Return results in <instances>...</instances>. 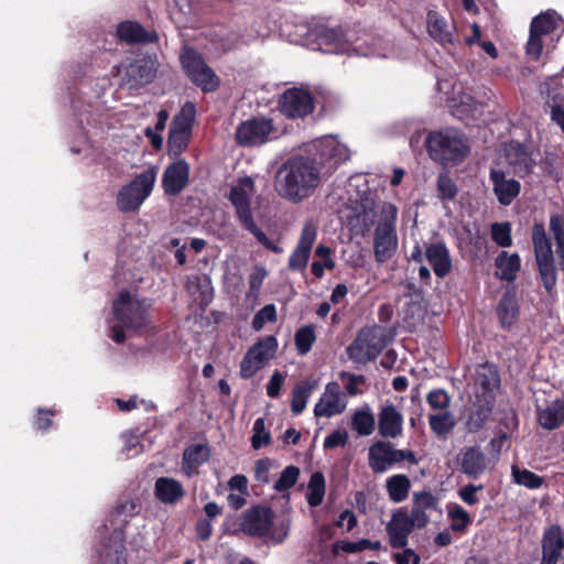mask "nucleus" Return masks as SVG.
<instances>
[{
    "label": "nucleus",
    "instance_id": "4c0bfd02",
    "mask_svg": "<svg viewBox=\"0 0 564 564\" xmlns=\"http://www.w3.org/2000/svg\"><path fill=\"white\" fill-rule=\"evenodd\" d=\"M495 402L474 398L471 409L466 419L468 432L480 431L490 416Z\"/></svg>",
    "mask_w": 564,
    "mask_h": 564
},
{
    "label": "nucleus",
    "instance_id": "6ab92c4d",
    "mask_svg": "<svg viewBox=\"0 0 564 564\" xmlns=\"http://www.w3.org/2000/svg\"><path fill=\"white\" fill-rule=\"evenodd\" d=\"M375 218V209L361 203L347 206L341 213L344 225L355 236H364L373 225Z\"/></svg>",
    "mask_w": 564,
    "mask_h": 564
},
{
    "label": "nucleus",
    "instance_id": "de8ad7c7",
    "mask_svg": "<svg viewBox=\"0 0 564 564\" xmlns=\"http://www.w3.org/2000/svg\"><path fill=\"white\" fill-rule=\"evenodd\" d=\"M316 340L315 326L304 325L301 326L294 336V343L300 356L307 355Z\"/></svg>",
    "mask_w": 564,
    "mask_h": 564
},
{
    "label": "nucleus",
    "instance_id": "8fccbe9b",
    "mask_svg": "<svg viewBox=\"0 0 564 564\" xmlns=\"http://www.w3.org/2000/svg\"><path fill=\"white\" fill-rule=\"evenodd\" d=\"M429 423L431 430L437 435V436H445L455 426V419L452 413L447 411H443L436 414H430L429 415Z\"/></svg>",
    "mask_w": 564,
    "mask_h": 564
},
{
    "label": "nucleus",
    "instance_id": "0e129e2a",
    "mask_svg": "<svg viewBox=\"0 0 564 564\" xmlns=\"http://www.w3.org/2000/svg\"><path fill=\"white\" fill-rule=\"evenodd\" d=\"M426 401L433 409L446 410L449 405L451 398L448 393L443 389H436L426 395Z\"/></svg>",
    "mask_w": 564,
    "mask_h": 564
},
{
    "label": "nucleus",
    "instance_id": "37998d69",
    "mask_svg": "<svg viewBox=\"0 0 564 564\" xmlns=\"http://www.w3.org/2000/svg\"><path fill=\"white\" fill-rule=\"evenodd\" d=\"M376 419L369 405L356 410L351 417V427L360 436H368L373 433Z\"/></svg>",
    "mask_w": 564,
    "mask_h": 564
},
{
    "label": "nucleus",
    "instance_id": "f704fd0d",
    "mask_svg": "<svg viewBox=\"0 0 564 564\" xmlns=\"http://www.w3.org/2000/svg\"><path fill=\"white\" fill-rule=\"evenodd\" d=\"M454 25L448 23L442 15L435 11L427 13L429 34L440 44L447 45L454 43Z\"/></svg>",
    "mask_w": 564,
    "mask_h": 564
},
{
    "label": "nucleus",
    "instance_id": "a19ab883",
    "mask_svg": "<svg viewBox=\"0 0 564 564\" xmlns=\"http://www.w3.org/2000/svg\"><path fill=\"white\" fill-rule=\"evenodd\" d=\"M386 489L389 499L394 503H400L408 498L411 489V481L405 475H393L386 480Z\"/></svg>",
    "mask_w": 564,
    "mask_h": 564
},
{
    "label": "nucleus",
    "instance_id": "c85d7f7f",
    "mask_svg": "<svg viewBox=\"0 0 564 564\" xmlns=\"http://www.w3.org/2000/svg\"><path fill=\"white\" fill-rule=\"evenodd\" d=\"M530 29L553 43L562 35L564 22L555 11H546L532 20Z\"/></svg>",
    "mask_w": 564,
    "mask_h": 564
},
{
    "label": "nucleus",
    "instance_id": "c9c22d12",
    "mask_svg": "<svg viewBox=\"0 0 564 564\" xmlns=\"http://www.w3.org/2000/svg\"><path fill=\"white\" fill-rule=\"evenodd\" d=\"M120 40L127 43H153L158 40L155 32H149L137 22L126 21L117 26Z\"/></svg>",
    "mask_w": 564,
    "mask_h": 564
},
{
    "label": "nucleus",
    "instance_id": "603ef678",
    "mask_svg": "<svg viewBox=\"0 0 564 564\" xmlns=\"http://www.w3.org/2000/svg\"><path fill=\"white\" fill-rule=\"evenodd\" d=\"M448 517L452 520L451 529L456 532L464 531L471 521L468 512L459 505L448 507Z\"/></svg>",
    "mask_w": 564,
    "mask_h": 564
},
{
    "label": "nucleus",
    "instance_id": "864d4df0",
    "mask_svg": "<svg viewBox=\"0 0 564 564\" xmlns=\"http://www.w3.org/2000/svg\"><path fill=\"white\" fill-rule=\"evenodd\" d=\"M491 238L499 247H510L512 245L510 224L495 223L491 226Z\"/></svg>",
    "mask_w": 564,
    "mask_h": 564
},
{
    "label": "nucleus",
    "instance_id": "bb28decb",
    "mask_svg": "<svg viewBox=\"0 0 564 564\" xmlns=\"http://www.w3.org/2000/svg\"><path fill=\"white\" fill-rule=\"evenodd\" d=\"M489 178L492 183L494 193L501 205H510L519 195L521 184L517 180L508 177L505 171L492 169Z\"/></svg>",
    "mask_w": 564,
    "mask_h": 564
},
{
    "label": "nucleus",
    "instance_id": "c03bdc74",
    "mask_svg": "<svg viewBox=\"0 0 564 564\" xmlns=\"http://www.w3.org/2000/svg\"><path fill=\"white\" fill-rule=\"evenodd\" d=\"M314 387V383L310 381H301L294 387L291 400V411L293 414L299 415L305 410Z\"/></svg>",
    "mask_w": 564,
    "mask_h": 564
},
{
    "label": "nucleus",
    "instance_id": "bf43d9fd",
    "mask_svg": "<svg viewBox=\"0 0 564 564\" xmlns=\"http://www.w3.org/2000/svg\"><path fill=\"white\" fill-rule=\"evenodd\" d=\"M243 228L251 232L268 250L274 253H281L283 251V248L279 243L267 237V235L256 225L254 220L246 225Z\"/></svg>",
    "mask_w": 564,
    "mask_h": 564
},
{
    "label": "nucleus",
    "instance_id": "69168bd1",
    "mask_svg": "<svg viewBox=\"0 0 564 564\" xmlns=\"http://www.w3.org/2000/svg\"><path fill=\"white\" fill-rule=\"evenodd\" d=\"M268 272L262 267H257L249 276V297H257Z\"/></svg>",
    "mask_w": 564,
    "mask_h": 564
},
{
    "label": "nucleus",
    "instance_id": "052dcab7",
    "mask_svg": "<svg viewBox=\"0 0 564 564\" xmlns=\"http://www.w3.org/2000/svg\"><path fill=\"white\" fill-rule=\"evenodd\" d=\"M243 228L251 232L268 250L274 253H281L283 251V248L279 243L267 237V235L256 225L254 220L246 225Z\"/></svg>",
    "mask_w": 564,
    "mask_h": 564
},
{
    "label": "nucleus",
    "instance_id": "49530a36",
    "mask_svg": "<svg viewBox=\"0 0 564 564\" xmlns=\"http://www.w3.org/2000/svg\"><path fill=\"white\" fill-rule=\"evenodd\" d=\"M511 476L514 484L528 489H539L544 484V478L525 468H519L517 465L511 467Z\"/></svg>",
    "mask_w": 564,
    "mask_h": 564
},
{
    "label": "nucleus",
    "instance_id": "cd10ccee",
    "mask_svg": "<svg viewBox=\"0 0 564 564\" xmlns=\"http://www.w3.org/2000/svg\"><path fill=\"white\" fill-rule=\"evenodd\" d=\"M438 511V500L430 491L414 492L411 513L409 514L417 529L427 525L432 512Z\"/></svg>",
    "mask_w": 564,
    "mask_h": 564
},
{
    "label": "nucleus",
    "instance_id": "2eb2a0df",
    "mask_svg": "<svg viewBox=\"0 0 564 564\" xmlns=\"http://www.w3.org/2000/svg\"><path fill=\"white\" fill-rule=\"evenodd\" d=\"M274 132L272 120L254 118L241 122L236 130V141L242 147H252L271 140Z\"/></svg>",
    "mask_w": 564,
    "mask_h": 564
},
{
    "label": "nucleus",
    "instance_id": "c756f323",
    "mask_svg": "<svg viewBox=\"0 0 564 564\" xmlns=\"http://www.w3.org/2000/svg\"><path fill=\"white\" fill-rule=\"evenodd\" d=\"M564 550L562 529L557 524L547 528L542 538V558L540 564H557Z\"/></svg>",
    "mask_w": 564,
    "mask_h": 564
},
{
    "label": "nucleus",
    "instance_id": "f3484780",
    "mask_svg": "<svg viewBox=\"0 0 564 564\" xmlns=\"http://www.w3.org/2000/svg\"><path fill=\"white\" fill-rule=\"evenodd\" d=\"M254 193V182L249 176L239 178L229 193V200L234 205L236 215L243 227L253 221L250 200Z\"/></svg>",
    "mask_w": 564,
    "mask_h": 564
},
{
    "label": "nucleus",
    "instance_id": "e2e57ef3",
    "mask_svg": "<svg viewBox=\"0 0 564 564\" xmlns=\"http://www.w3.org/2000/svg\"><path fill=\"white\" fill-rule=\"evenodd\" d=\"M123 442V451L128 455H138L143 451L141 436L135 432H126L121 435Z\"/></svg>",
    "mask_w": 564,
    "mask_h": 564
},
{
    "label": "nucleus",
    "instance_id": "4468645a",
    "mask_svg": "<svg viewBox=\"0 0 564 564\" xmlns=\"http://www.w3.org/2000/svg\"><path fill=\"white\" fill-rule=\"evenodd\" d=\"M278 349L274 336H265L252 345L240 362V376L243 379L253 377L272 359Z\"/></svg>",
    "mask_w": 564,
    "mask_h": 564
},
{
    "label": "nucleus",
    "instance_id": "9b49d317",
    "mask_svg": "<svg viewBox=\"0 0 564 564\" xmlns=\"http://www.w3.org/2000/svg\"><path fill=\"white\" fill-rule=\"evenodd\" d=\"M181 64L189 79L204 91H214L219 85V79L214 70L206 65L202 55L193 48H183Z\"/></svg>",
    "mask_w": 564,
    "mask_h": 564
},
{
    "label": "nucleus",
    "instance_id": "4d7b16f0",
    "mask_svg": "<svg viewBox=\"0 0 564 564\" xmlns=\"http://www.w3.org/2000/svg\"><path fill=\"white\" fill-rule=\"evenodd\" d=\"M438 197L442 200H452L457 195V186L447 174H440L437 178Z\"/></svg>",
    "mask_w": 564,
    "mask_h": 564
},
{
    "label": "nucleus",
    "instance_id": "5fc2aeb1",
    "mask_svg": "<svg viewBox=\"0 0 564 564\" xmlns=\"http://www.w3.org/2000/svg\"><path fill=\"white\" fill-rule=\"evenodd\" d=\"M252 432L251 444L254 449H259L270 443L271 435L265 431V421L263 417H259L254 421Z\"/></svg>",
    "mask_w": 564,
    "mask_h": 564
},
{
    "label": "nucleus",
    "instance_id": "2f4dec72",
    "mask_svg": "<svg viewBox=\"0 0 564 564\" xmlns=\"http://www.w3.org/2000/svg\"><path fill=\"white\" fill-rule=\"evenodd\" d=\"M379 434L384 438H397L403 432V415L392 404L381 408L378 414Z\"/></svg>",
    "mask_w": 564,
    "mask_h": 564
},
{
    "label": "nucleus",
    "instance_id": "774afa93",
    "mask_svg": "<svg viewBox=\"0 0 564 564\" xmlns=\"http://www.w3.org/2000/svg\"><path fill=\"white\" fill-rule=\"evenodd\" d=\"M550 117L564 134V97L553 98L550 104Z\"/></svg>",
    "mask_w": 564,
    "mask_h": 564
},
{
    "label": "nucleus",
    "instance_id": "6e6552de",
    "mask_svg": "<svg viewBox=\"0 0 564 564\" xmlns=\"http://www.w3.org/2000/svg\"><path fill=\"white\" fill-rule=\"evenodd\" d=\"M532 242L539 278L545 291L551 293L557 283V271L552 243L543 225L535 224L533 226Z\"/></svg>",
    "mask_w": 564,
    "mask_h": 564
},
{
    "label": "nucleus",
    "instance_id": "72a5a7b5",
    "mask_svg": "<svg viewBox=\"0 0 564 564\" xmlns=\"http://www.w3.org/2000/svg\"><path fill=\"white\" fill-rule=\"evenodd\" d=\"M210 451L205 444L189 445L183 453L182 470L187 477L197 473V468L209 459Z\"/></svg>",
    "mask_w": 564,
    "mask_h": 564
},
{
    "label": "nucleus",
    "instance_id": "39448f33",
    "mask_svg": "<svg viewBox=\"0 0 564 564\" xmlns=\"http://www.w3.org/2000/svg\"><path fill=\"white\" fill-rule=\"evenodd\" d=\"M274 512L263 506H254L240 516V530L249 536H268L274 543H281L289 534L290 525L286 522L273 527Z\"/></svg>",
    "mask_w": 564,
    "mask_h": 564
},
{
    "label": "nucleus",
    "instance_id": "e433bc0d",
    "mask_svg": "<svg viewBox=\"0 0 564 564\" xmlns=\"http://www.w3.org/2000/svg\"><path fill=\"white\" fill-rule=\"evenodd\" d=\"M155 497L163 503L174 505L185 495L182 484L173 478L160 477L155 480Z\"/></svg>",
    "mask_w": 564,
    "mask_h": 564
},
{
    "label": "nucleus",
    "instance_id": "7ed1b4c3",
    "mask_svg": "<svg viewBox=\"0 0 564 564\" xmlns=\"http://www.w3.org/2000/svg\"><path fill=\"white\" fill-rule=\"evenodd\" d=\"M152 301L135 293L121 291L112 302L111 317L108 318L110 337L117 344L126 340V330L139 332L151 325Z\"/></svg>",
    "mask_w": 564,
    "mask_h": 564
},
{
    "label": "nucleus",
    "instance_id": "473e14b6",
    "mask_svg": "<svg viewBox=\"0 0 564 564\" xmlns=\"http://www.w3.org/2000/svg\"><path fill=\"white\" fill-rule=\"evenodd\" d=\"M425 259L438 278H445L452 270L449 251L442 242L427 246L425 249Z\"/></svg>",
    "mask_w": 564,
    "mask_h": 564
},
{
    "label": "nucleus",
    "instance_id": "dca6fc26",
    "mask_svg": "<svg viewBox=\"0 0 564 564\" xmlns=\"http://www.w3.org/2000/svg\"><path fill=\"white\" fill-rule=\"evenodd\" d=\"M279 109L288 118H304L313 111L314 100L307 90L290 88L281 95Z\"/></svg>",
    "mask_w": 564,
    "mask_h": 564
},
{
    "label": "nucleus",
    "instance_id": "0eeeda50",
    "mask_svg": "<svg viewBox=\"0 0 564 564\" xmlns=\"http://www.w3.org/2000/svg\"><path fill=\"white\" fill-rule=\"evenodd\" d=\"M397 218L398 208L391 203H383L373 238L375 259L379 263L390 260L398 249Z\"/></svg>",
    "mask_w": 564,
    "mask_h": 564
},
{
    "label": "nucleus",
    "instance_id": "58836bf2",
    "mask_svg": "<svg viewBox=\"0 0 564 564\" xmlns=\"http://www.w3.org/2000/svg\"><path fill=\"white\" fill-rule=\"evenodd\" d=\"M540 425L549 431L557 429L564 421V398L556 399L544 409H538Z\"/></svg>",
    "mask_w": 564,
    "mask_h": 564
},
{
    "label": "nucleus",
    "instance_id": "423d86ee",
    "mask_svg": "<svg viewBox=\"0 0 564 564\" xmlns=\"http://www.w3.org/2000/svg\"><path fill=\"white\" fill-rule=\"evenodd\" d=\"M425 144L431 158L444 165L463 161L469 150L465 137L456 129L432 132Z\"/></svg>",
    "mask_w": 564,
    "mask_h": 564
},
{
    "label": "nucleus",
    "instance_id": "a211bd4d",
    "mask_svg": "<svg viewBox=\"0 0 564 564\" xmlns=\"http://www.w3.org/2000/svg\"><path fill=\"white\" fill-rule=\"evenodd\" d=\"M122 79L130 88H138L150 83L155 72V61L150 56H137L122 66Z\"/></svg>",
    "mask_w": 564,
    "mask_h": 564
},
{
    "label": "nucleus",
    "instance_id": "680f3d73",
    "mask_svg": "<svg viewBox=\"0 0 564 564\" xmlns=\"http://www.w3.org/2000/svg\"><path fill=\"white\" fill-rule=\"evenodd\" d=\"M339 378L345 381V389L348 394L357 395L362 393L360 387L364 386L366 381L364 376L341 371Z\"/></svg>",
    "mask_w": 564,
    "mask_h": 564
},
{
    "label": "nucleus",
    "instance_id": "1a4fd4ad",
    "mask_svg": "<svg viewBox=\"0 0 564 564\" xmlns=\"http://www.w3.org/2000/svg\"><path fill=\"white\" fill-rule=\"evenodd\" d=\"M156 180V170L150 167L138 174L129 184L122 186L117 195V205L121 212H134L150 196Z\"/></svg>",
    "mask_w": 564,
    "mask_h": 564
},
{
    "label": "nucleus",
    "instance_id": "13d9d810",
    "mask_svg": "<svg viewBox=\"0 0 564 564\" xmlns=\"http://www.w3.org/2000/svg\"><path fill=\"white\" fill-rule=\"evenodd\" d=\"M276 321V310L273 304H267L254 315L252 319V328L260 330L267 323H273Z\"/></svg>",
    "mask_w": 564,
    "mask_h": 564
},
{
    "label": "nucleus",
    "instance_id": "7c9ffc66",
    "mask_svg": "<svg viewBox=\"0 0 564 564\" xmlns=\"http://www.w3.org/2000/svg\"><path fill=\"white\" fill-rule=\"evenodd\" d=\"M189 178V166L185 160H178L170 164L163 173L164 192L175 195L182 192Z\"/></svg>",
    "mask_w": 564,
    "mask_h": 564
},
{
    "label": "nucleus",
    "instance_id": "aec40b11",
    "mask_svg": "<svg viewBox=\"0 0 564 564\" xmlns=\"http://www.w3.org/2000/svg\"><path fill=\"white\" fill-rule=\"evenodd\" d=\"M347 408V400L341 392L339 383L332 381L325 387L323 394L314 406L317 417H332L343 413Z\"/></svg>",
    "mask_w": 564,
    "mask_h": 564
},
{
    "label": "nucleus",
    "instance_id": "20e7f679",
    "mask_svg": "<svg viewBox=\"0 0 564 564\" xmlns=\"http://www.w3.org/2000/svg\"><path fill=\"white\" fill-rule=\"evenodd\" d=\"M137 513V505L132 500H124L116 506L108 524H104L106 533L111 530L108 542L101 541L97 547L99 564H127L124 555V532L123 529Z\"/></svg>",
    "mask_w": 564,
    "mask_h": 564
},
{
    "label": "nucleus",
    "instance_id": "f8f14e48",
    "mask_svg": "<svg viewBox=\"0 0 564 564\" xmlns=\"http://www.w3.org/2000/svg\"><path fill=\"white\" fill-rule=\"evenodd\" d=\"M384 346V336L379 328L364 327L348 346L347 355L355 362H367L377 358Z\"/></svg>",
    "mask_w": 564,
    "mask_h": 564
},
{
    "label": "nucleus",
    "instance_id": "4be33fe9",
    "mask_svg": "<svg viewBox=\"0 0 564 564\" xmlns=\"http://www.w3.org/2000/svg\"><path fill=\"white\" fill-rule=\"evenodd\" d=\"M316 237V225L312 220L306 221L302 229L296 248L293 250L289 258V268L292 271H302L306 268Z\"/></svg>",
    "mask_w": 564,
    "mask_h": 564
},
{
    "label": "nucleus",
    "instance_id": "393cba45",
    "mask_svg": "<svg viewBox=\"0 0 564 564\" xmlns=\"http://www.w3.org/2000/svg\"><path fill=\"white\" fill-rule=\"evenodd\" d=\"M505 152L507 162L514 174L525 177L533 172L536 162L525 145L519 142H510L506 145Z\"/></svg>",
    "mask_w": 564,
    "mask_h": 564
},
{
    "label": "nucleus",
    "instance_id": "ddd939ff",
    "mask_svg": "<svg viewBox=\"0 0 564 564\" xmlns=\"http://www.w3.org/2000/svg\"><path fill=\"white\" fill-rule=\"evenodd\" d=\"M196 108L191 101L183 105L180 112L173 118L169 133V151L173 155H180L187 147L192 126L195 119Z\"/></svg>",
    "mask_w": 564,
    "mask_h": 564
},
{
    "label": "nucleus",
    "instance_id": "09e8293b",
    "mask_svg": "<svg viewBox=\"0 0 564 564\" xmlns=\"http://www.w3.org/2000/svg\"><path fill=\"white\" fill-rule=\"evenodd\" d=\"M550 230L555 240L560 268L564 271V217L552 215L550 218Z\"/></svg>",
    "mask_w": 564,
    "mask_h": 564
},
{
    "label": "nucleus",
    "instance_id": "f03ea898",
    "mask_svg": "<svg viewBox=\"0 0 564 564\" xmlns=\"http://www.w3.org/2000/svg\"><path fill=\"white\" fill-rule=\"evenodd\" d=\"M325 178V171L316 160L293 155L279 167L275 191L282 198L296 204L311 197Z\"/></svg>",
    "mask_w": 564,
    "mask_h": 564
},
{
    "label": "nucleus",
    "instance_id": "f257e3e1",
    "mask_svg": "<svg viewBox=\"0 0 564 564\" xmlns=\"http://www.w3.org/2000/svg\"><path fill=\"white\" fill-rule=\"evenodd\" d=\"M297 40L302 45L314 51H323L330 54H350L361 56H393L389 47V41L381 37L373 39L369 45L367 40L358 43L361 39L355 37L352 32L344 33L341 28H327L325 25H300L297 26Z\"/></svg>",
    "mask_w": 564,
    "mask_h": 564
},
{
    "label": "nucleus",
    "instance_id": "412c9836",
    "mask_svg": "<svg viewBox=\"0 0 564 564\" xmlns=\"http://www.w3.org/2000/svg\"><path fill=\"white\" fill-rule=\"evenodd\" d=\"M499 384V373L494 365L477 366L474 375V398L495 402V392Z\"/></svg>",
    "mask_w": 564,
    "mask_h": 564
},
{
    "label": "nucleus",
    "instance_id": "ea45409f",
    "mask_svg": "<svg viewBox=\"0 0 564 564\" xmlns=\"http://www.w3.org/2000/svg\"><path fill=\"white\" fill-rule=\"evenodd\" d=\"M497 276L501 280L512 282L516 280L521 268V259L518 253L501 251L496 258Z\"/></svg>",
    "mask_w": 564,
    "mask_h": 564
},
{
    "label": "nucleus",
    "instance_id": "6e6d98bb",
    "mask_svg": "<svg viewBox=\"0 0 564 564\" xmlns=\"http://www.w3.org/2000/svg\"><path fill=\"white\" fill-rule=\"evenodd\" d=\"M549 40L538 35L536 32L530 30L529 40L525 46V54L532 61H538L543 52V47L546 45Z\"/></svg>",
    "mask_w": 564,
    "mask_h": 564
},
{
    "label": "nucleus",
    "instance_id": "338daca9",
    "mask_svg": "<svg viewBox=\"0 0 564 564\" xmlns=\"http://www.w3.org/2000/svg\"><path fill=\"white\" fill-rule=\"evenodd\" d=\"M456 113L477 118L481 113V105L474 101L470 96L466 95L462 97L460 104L457 106Z\"/></svg>",
    "mask_w": 564,
    "mask_h": 564
},
{
    "label": "nucleus",
    "instance_id": "3c124183",
    "mask_svg": "<svg viewBox=\"0 0 564 564\" xmlns=\"http://www.w3.org/2000/svg\"><path fill=\"white\" fill-rule=\"evenodd\" d=\"M300 476V468L294 465L286 466L281 473L279 479L274 482L273 489L283 492L292 488Z\"/></svg>",
    "mask_w": 564,
    "mask_h": 564
},
{
    "label": "nucleus",
    "instance_id": "b1692460",
    "mask_svg": "<svg viewBox=\"0 0 564 564\" xmlns=\"http://www.w3.org/2000/svg\"><path fill=\"white\" fill-rule=\"evenodd\" d=\"M399 449L390 442L378 441L369 447L368 464L375 474L386 473L392 465L399 464Z\"/></svg>",
    "mask_w": 564,
    "mask_h": 564
},
{
    "label": "nucleus",
    "instance_id": "a878e982",
    "mask_svg": "<svg viewBox=\"0 0 564 564\" xmlns=\"http://www.w3.org/2000/svg\"><path fill=\"white\" fill-rule=\"evenodd\" d=\"M460 471L471 479H477L485 473L488 459L478 445L465 447L457 458Z\"/></svg>",
    "mask_w": 564,
    "mask_h": 564
},
{
    "label": "nucleus",
    "instance_id": "9d476101",
    "mask_svg": "<svg viewBox=\"0 0 564 564\" xmlns=\"http://www.w3.org/2000/svg\"><path fill=\"white\" fill-rule=\"evenodd\" d=\"M312 147L315 151V158L312 159L325 171L326 177L350 158L349 149L333 135L316 139Z\"/></svg>",
    "mask_w": 564,
    "mask_h": 564
},
{
    "label": "nucleus",
    "instance_id": "79ce46f5",
    "mask_svg": "<svg viewBox=\"0 0 564 564\" xmlns=\"http://www.w3.org/2000/svg\"><path fill=\"white\" fill-rule=\"evenodd\" d=\"M497 314L501 325L506 328L513 325L519 314L518 300L514 294L506 293L497 306Z\"/></svg>",
    "mask_w": 564,
    "mask_h": 564
},
{
    "label": "nucleus",
    "instance_id": "a18cd8bd",
    "mask_svg": "<svg viewBox=\"0 0 564 564\" xmlns=\"http://www.w3.org/2000/svg\"><path fill=\"white\" fill-rule=\"evenodd\" d=\"M325 496V478L321 471L312 474L308 485L306 499L311 507H317L323 502Z\"/></svg>",
    "mask_w": 564,
    "mask_h": 564
},
{
    "label": "nucleus",
    "instance_id": "5701e85b",
    "mask_svg": "<svg viewBox=\"0 0 564 564\" xmlns=\"http://www.w3.org/2000/svg\"><path fill=\"white\" fill-rule=\"evenodd\" d=\"M416 528L413 519L403 510H397L392 513L390 521L386 525L389 535L390 545L393 549H402L408 545L409 535Z\"/></svg>",
    "mask_w": 564,
    "mask_h": 564
}]
</instances>
